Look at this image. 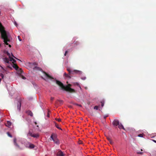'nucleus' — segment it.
<instances>
[{
	"mask_svg": "<svg viewBox=\"0 0 156 156\" xmlns=\"http://www.w3.org/2000/svg\"><path fill=\"white\" fill-rule=\"evenodd\" d=\"M55 119L58 122H60L61 121V119L60 118H56Z\"/></svg>",
	"mask_w": 156,
	"mask_h": 156,
	"instance_id": "obj_24",
	"label": "nucleus"
},
{
	"mask_svg": "<svg viewBox=\"0 0 156 156\" xmlns=\"http://www.w3.org/2000/svg\"><path fill=\"white\" fill-rule=\"evenodd\" d=\"M64 75L66 78H71V76L69 75L66 73H64Z\"/></svg>",
	"mask_w": 156,
	"mask_h": 156,
	"instance_id": "obj_15",
	"label": "nucleus"
},
{
	"mask_svg": "<svg viewBox=\"0 0 156 156\" xmlns=\"http://www.w3.org/2000/svg\"><path fill=\"white\" fill-rule=\"evenodd\" d=\"M0 32L1 34L2 38L3 40L4 43L8 45L9 47H11L10 44H8V43L10 42L12 39V38L9 33L6 31L4 29L3 27L0 23Z\"/></svg>",
	"mask_w": 156,
	"mask_h": 156,
	"instance_id": "obj_1",
	"label": "nucleus"
},
{
	"mask_svg": "<svg viewBox=\"0 0 156 156\" xmlns=\"http://www.w3.org/2000/svg\"><path fill=\"white\" fill-rule=\"evenodd\" d=\"M120 129H123L126 131V130L125 129L124 127H119Z\"/></svg>",
	"mask_w": 156,
	"mask_h": 156,
	"instance_id": "obj_25",
	"label": "nucleus"
},
{
	"mask_svg": "<svg viewBox=\"0 0 156 156\" xmlns=\"http://www.w3.org/2000/svg\"><path fill=\"white\" fill-rule=\"evenodd\" d=\"M107 139L109 141H110V140H111V138L110 137H109V136H107Z\"/></svg>",
	"mask_w": 156,
	"mask_h": 156,
	"instance_id": "obj_23",
	"label": "nucleus"
},
{
	"mask_svg": "<svg viewBox=\"0 0 156 156\" xmlns=\"http://www.w3.org/2000/svg\"><path fill=\"white\" fill-rule=\"evenodd\" d=\"M7 135L10 137H12V135L10 134V133H9V132H7Z\"/></svg>",
	"mask_w": 156,
	"mask_h": 156,
	"instance_id": "obj_20",
	"label": "nucleus"
},
{
	"mask_svg": "<svg viewBox=\"0 0 156 156\" xmlns=\"http://www.w3.org/2000/svg\"><path fill=\"white\" fill-rule=\"evenodd\" d=\"M144 134L143 133L138 134V136L140 137H142L144 136Z\"/></svg>",
	"mask_w": 156,
	"mask_h": 156,
	"instance_id": "obj_19",
	"label": "nucleus"
},
{
	"mask_svg": "<svg viewBox=\"0 0 156 156\" xmlns=\"http://www.w3.org/2000/svg\"><path fill=\"white\" fill-rule=\"evenodd\" d=\"M58 129L62 130V129L61 127H57Z\"/></svg>",
	"mask_w": 156,
	"mask_h": 156,
	"instance_id": "obj_34",
	"label": "nucleus"
},
{
	"mask_svg": "<svg viewBox=\"0 0 156 156\" xmlns=\"http://www.w3.org/2000/svg\"><path fill=\"white\" fill-rule=\"evenodd\" d=\"M33 69L34 70H39V71H41L42 70V69L39 67H38L35 66L33 68Z\"/></svg>",
	"mask_w": 156,
	"mask_h": 156,
	"instance_id": "obj_11",
	"label": "nucleus"
},
{
	"mask_svg": "<svg viewBox=\"0 0 156 156\" xmlns=\"http://www.w3.org/2000/svg\"><path fill=\"white\" fill-rule=\"evenodd\" d=\"M28 135L34 138H38L39 136V135L38 133L34 134L32 130H30L28 133Z\"/></svg>",
	"mask_w": 156,
	"mask_h": 156,
	"instance_id": "obj_6",
	"label": "nucleus"
},
{
	"mask_svg": "<svg viewBox=\"0 0 156 156\" xmlns=\"http://www.w3.org/2000/svg\"><path fill=\"white\" fill-rule=\"evenodd\" d=\"M15 68L16 70L17 69V68L18 69V68L17 67V68Z\"/></svg>",
	"mask_w": 156,
	"mask_h": 156,
	"instance_id": "obj_41",
	"label": "nucleus"
},
{
	"mask_svg": "<svg viewBox=\"0 0 156 156\" xmlns=\"http://www.w3.org/2000/svg\"><path fill=\"white\" fill-rule=\"evenodd\" d=\"M26 113L29 115H30L31 116H33L32 112L30 111H27L26 112Z\"/></svg>",
	"mask_w": 156,
	"mask_h": 156,
	"instance_id": "obj_12",
	"label": "nucleus"
},
{
	"mask_svg": "<svg viewBox=\"0 0 156 156\" xmlns=\"http://www.w3.org/2000/svg\"><path fill=\"white\" fill-rule=\"evenodd\" d=\"M21 77L23 79H24V80H25L26 79V77H24L22 75L21 76Z\"/></svg>",
	"mask_w": 156,
	"mask_h": 156,
	"instance_id": "obj_29",
	"label": "nucleus"
},
{
	"mask_svg": "<svg viewBox=\"0 0 156 156\" xmlns=\"http://www.w3.org/2000/svg\"><path fill=\"white\" fill-rule=\"evenodd\" d=\"M67 53H68V51H65V53L64 55H65V56H66V54Z\"/></svg>",
	"mask_w": 156,
	"mask_h": 156,
	"instance_id": "obj_32",
	"label": "nucleus"
},
{
	"mask_svg": "<svg viewBox=\"0 0 156 156\" xmlns=\"http://www.w3.org/2000/svg\"><path fill=\"white\" fill-rule=\"evenodd\" d=\"M21 106V103L20 102V101H18L17 103V109L19 111H20Z\"/></svg>",
	"mask_w": 156,
	"mask_h": 156,
	"instance_id": "obj_9",
	"label": "nucleus"
},
{
	"mask_svg": "<svg viewBox=\"0 0 156 156\" xmlns=\"http://www.w3.org/2000/svg\"><path fill=\"white\" fill-rule=\"evenodd\" d=\"M55 127H59V126L57 123H55Z\"/></svg>",
	"mask_w": 156,
	"mask_h": 156,
	"instance_id": "obj_31",
	"label": "nucleus"
},
{
	"mask_svg": "<svg viewBox=\"0 0 156 156\" xmlns=\"http://www.w3.org/2000/svg\"><path fill=\"white\" fill-rule=\"evenodd\" d=\"M57 155L58 156H64V155L63 152L60 151L58 152Z\"/></svg>",
	"mask_w": 156,
	"mask_h": 156,
	"instance_id": "obj_10",
	"label": "nucleus"
},
{
	"mask_svg": "<svg viewBox=\"0 0 156 156\" xmlns=\"http://www.w3.org/2000/svg\"><path fill=\"white\" fill-rule=\"evenodd\" d=\"M101 106L102 107L104 106V101H101Z\"/></svg>",
	"mask_w": 156,
	"mask_h": 156,
	"instance_id": "obj_27",
	"label": "nucleus"
},
{
	"mask_svg": "<svg viewBox=\"0 0 156 156\" xmlns=\"http://www.w3.org/2000/svg\"><path fill=\"white\" fill-rule=\"evenodd\" d=\"M7 67L8 68H10V69L12 68V67H10V66H7Z\"/></svg>",
	"mask_w": 156,
	"mask_h": 156,
	"instance_id": "obj_33",
	"label": "nucleus"
},
{
	"mask_svg": "<svg viewBox=\"0 0 156 156\" xmlns=\"http://www.w3.org/2000/svg\"><path fill=\"white\" fill-rule=\"evenodd\" d=\"M136 153L138 154H143V152H137Z\"/></svg>",
	"mask_w": 156,
	"mask_h": 156,
	"instance_id": "obj_21",
	"label": "nucleus"
},
{
	"mask_svg": "<svg viewBox=\"0 0 156 156\" xmlns=\"http://www.w3.org/2000/svg\"><path fill=\"white\" fill-rule=\"evenodd\" d=\"M23 72V71L21 69H20L18 71V73L19 75H21L22 74Z\"/></svg>",
	"mask_w": 156,
	"mask_h": 156,
	"instance_id": "obj_14",
	"label": "nucleus"
},
{
	"mask_svg": "<svg viewBox=\"0 0 156 156\" xmlns=\"http://www.w3.org/2000/svg\"><path fill=\"white\" fill-rule=\"evenodd\" d=\"M67 70L69 72V74H73L75 73L79 74H81L82 73L81 71L76 70H71L70 68H67Z\"/></svg>",
	"mask_w": 156,
	"mask_h": 156,
	"instance_id": "obj_4",
	"label": "nucleus"
},
{
	"mask_svg": "<svg viewBox=\"0 0 156 156\" xmlns=\"http://www.w3.org/2000/svg\"><path fill=\"white\" fill-rule=\"evenodd\" d=\"M34 123H35V124H37V123L36 122H34Z\"/></svg>",
	"mask_w": 156,
	"mask_h": 156,
	"instance_id": "obj_40",
	"label": "nucleus"
},
{
	"mask_svg": "<svg viewBox=\"0 0 156 156\" xmlns=\"http://www.w3.org/2000/svg\"><path fill=\"white\" fill-rule=\"evenodd\" d=\"M141 151H143V150H142V149H141Z\"/></svg>",
	"mask_w": 156,
	"mask_h": 156,
	"instance_id": "obj_43",
	"label": "nucleus"
},
{
	"mask_svg": "<svg viewBox=\"0 0 156 156\" xmlns=\"http://www.w3.org/2000/svg\"><path fill=\"white\" fill-rule=\"evenodd\" d=\"M18 38L19 40L20 41H22V40L20 38V36H18Z\"/></svg>",
	"mask_w": 156,
	"mask_h": 156,
	"instance_id": "obj_30",
	"label": "nucleus"
},
{
	"mask_svg": "<svg viewBox=\"0 0 156 156\" xmlns=\"http://www.w3.org/2000/svg\"><path fill=\"white\" fill-rule=\"evenodd\" d=\"M81 78L82 80H84L86 79V77H81Z\"/></svg>",
	"mask_w": 156,
	"mask_h": 156,
	"instance_id": "obj_28",
	"label": "nucleus"
},
{
	"mask_svg": "<svg viewBox=\"0 0 156 156\" xmlns=\"http://www.w3.org/2000/svg\"><path fill=\"white\" fill-rule=\"evenodd\" d=\"M109 142L110 144H113V141L111 140H110V141H109Z\"/></svg>",
	"mask_w": 156,
	"mask_h": 156,
	"instance_id": "obj_26",
	"label": "nucleus"
},
{
	"mask_svg": "<svg viewBox=\"0 0 156 156\" xmlns=\"http://www.w3.org/2000/svg\"><path fill=\"white\" fill-rule=\"evenodd\" d=\"M56 83L60 87L61 89L63 90H66L70 92H74L75 90L70 87L71 86L70 84H68V85L65 87L63 83L60 81L56 80Z\"/></svg>",
	"mask_w": 156,
	"mask_h": 156,
	"instance_id": "obj_2",
	"label": "nucleus"
},
{
	"mask_svg": "<svg viewBox=\"0 0 156 156\" xmlns=\"http://www.w3.org/2000/svg\"><path fill=\"white\" fill-rule=\"evenodd\" d=\"M14 24L16 25V26L17 25V23H16V22H15L14 23Z\"/></svg>",
	"mask_w": 156,
	"mask_h": 156,
	"instance_id": "obj_36",
	"label": "nucleus"
},
{
	"mask_svg": "<svg viewBox=\"0 0 156 156\" xmlns=\"http://www.w3.org/2000/svg\"><path fill=\"white\" fill-rule=\"evenodd\" d=\"M49 111H48V115H47V117H49Z\"/></svg>",
	"mask_w": 156,
	"mask_h": 156,
	"instance_id": "obj_35",
	"label": "nucleus"
},
{
	"mask_svg": "<svg viewBox=\"0 0 156 156\" xmlns=\"http://www.w3.org/2000/svg\"><path fill=\"white\" fill-rule=\"evenodd\" d=\"M14 144L16 145V146L19 147V146L16 143V138H14Z\"/></svg>",
	"mask_w": 156,
	"mask_h": 156,
	"instance_id": "obj_17",
	"label": "nucleus"
},
{
	"mask_svg": "<svg viewBox=\"0 0 156 156\" xmlns=\"http://www.w3.org/2000/svg\"><path fill=\"white\" fill-rule=\"evenodd\" d=\"M108 116V115H105V116H104V118L105 119L106 117H107Z\"/></svg>",
	"mask_w": 156,
	"mask_h": 156,
	"instance_id": "obj_37",
	"label": "nucleus"
},
{
	"mask_svg": "<svg viewBox=\"0 0 156 156\" xmlns=\"http://www.w3.org/2000/svg\"><path fill=\"white\" fill-rule=\"evenodd\" d=\"M6 54L8 56L9 58H3V60L4 62L5 63H9L11 62H12V63H14L16 62V60L14 59V58H16L17 60H19L20 61H21L20 60L18 59L15 58L14 55H13L12 53L10 54L8 52H6Z\"/></svg>",
	"mask_w": 156,
	"mask_h": 156,
	"instance_id": "obj_3",
	"label": "nucleus"
},
{
	"mask_svg": "<svg viewBox=\"0 0 156 156\" xmlns=\"http://www.w3.org/2000/svg\"><path fill=\"white\" fill-rule=\"evenodd\" d=\"M44 76V78L46 80H47L48 79L52 80L53 78L49 75L48 74L45 72H43Z\"/></svg>",
	"mask_w": 156,
	"mask_h": 156,
	"instance_id": "obj_8",
	"label": "nucleus"
},
{
	"mask_svg": "<svg viewBox=\"0 0 156 156\" xmlns=\"http://www.w3.org/2000/svg\"><path fill=\"white\" fill-rule=\"evenodd\" d=\"M29 147L30 148H33L34 147V145L33 144H30L29 145Z\"/></svg>",
	"mask_w": 156,
	"mask_h": 156,
	"instance_id": "obj_18",
	"label": "nucleus"
},
{
	"mask_svg": "<svg viewBox=\"0 0 156 156\" xmlns=\"http://www.w3.org/2000/svg\"><path fill=\"white\" fill-rule=\"evenodd\" d=\"M30 64H34V63H30Z\"/></svg>",
	"mask_w": 156,
	"mask_h": 156,
	"instance_id": "obj_42",
	"label": "nucleus"
},
{
	"mask_svg": "<svg viewBox=\"0 0 156 156\" xmlns=\"http://www.w3.org/2000/svg\"><path fill=\"white\" fill-rule=\"evenodd\" d=\"M51 138L55 143L58 144H59V141L57 138V136L55 134L52 133L51 136Z\"/></svg>",
	"mask_w": 156,
	"mask_h": 156,
	"instance_id": "obj_5",
	"label": "nucleus"
},
{
	"mask_svg": "<svg viewBox=\"0 0 156 156\" xmlns=\"http://www.w3.org/2000/svg\"><path fill=\"white\" fill-rule=\"evenodd\" d=\"M12 123L9 121H7V122L6 123H5V125L7 127H9V126H11Z\"/></svg>",
	"mask_w": 156,
	"mask_h": 156,
	"instance_id": "obj_13",
	"label": "nucleus"
},
{
	"mask_svg": "<svg viewBox=\"0 0 156 156\" xmlns=\"http://www.w3.org/2000/svg\"><path fill=\"white\" fill-rule=\"evenodd\" d=\"M114 126H118V127H123L121 123H119V120L117 119H115L112 122Z\"/></svg>",
	"mask_w": 156,
	"mask_h": 156,
	"instance_id": "obj_7",
	"label": "nucleus"
},
{
	"mask_svg": "<svg viewBox=\"0 0 156 156\" xmlns=\"http://www.w3.org/2000/svg\"><path fill=\"white\" fill-rule=\"evenodd\" d=\"M153 141L154 142H155V143H156V140H153Z\"/></svg>",
	"mask_w": 156,
	"mask_h": 156,
	"instance_id": "obj_39",
	"label": "nucleus"
},
{
	"mask_svg": "<svg viewBox=\"0 0 156 156\" xmlns=\"http://www.w3.org/2000/svg\"><path fill=\"white\" fill-rule=\"evenodd\" d=\"M37 127H38V125H37Z\"/></svg>",
	"mask_w": 156,
	"mask_h": 156,
	"instance_id": "obj_44",
	"label": "nucleus"
},
{
	"mask_svg": "<svg viewBox=\"0 0 156 156\" xmlns=\"http://www.w3.org/2000/svg\"><path fill=\"white\" fill-rule=\"evenodd\" d=\"M51 100H53L54 99V98L52 97H51Z\"/></svg>",
	"mask_w": 156,
	"mask_h": 156,
	"instance_id": "obj_38",
	"label": "nucleus"
},
{
	"mask_svg": "<svg viewBox=\"0 0 156 156\" xmlns=\"http://www.w3.org/2000/svg\"><path fill=\"white\" fill-rule=\"evenodd\" d=\"M74 85H76V86H78L80 87V90L81 89V87H80V85H79V83H78L76 82V83H74Z\"/></svg>",
	"mask_w": 156,
	"mask_h": 156,
	"instance_id": "obj_16",
	"label": "nucleus"
},
{
	"mask_svg": "<svg viewBox=\"0 0 156 156\" xmlns=\"http://www.w3.org/2000/svg\"><path fill=\"white\" fill-rule=\"evenodd\" d=\"M98 106H95L94 107V109H96V110H98Z\"/></svg>",
	"mask_w": 156,
	"mask_h": 156,
	"instance_id": "obj_22",
	"label": "nucleus"
}]
</instances>
